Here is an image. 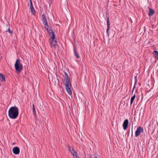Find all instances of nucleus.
I'll use <instances>...</instances> for the list:
<instances>
[{
  "label": "nucleus",
  "mask_w": 158,
  "mask_h": 158,
  "mask_svg": "<svg viewBox=\"0 0 158 158\" xmlns=\"http://www.w3.org/2000/svg\"><path fill=\"white\" fill-rule=\"evenodd\" d=\"M19 114L18 108L15 106L11 107L8 111V116L11 119H15L17 118Z\"/></svg>",
  "instance_id": "obj_1"
},
{
  "label": "nucleus",
  "mask_w": 158,
  "mask_h": 158,
  "mask_svg": "<svg viewBox=\"0 0 158 158\" xmlns=\"http://www.w3.org/2000/svg\"><path fill=\"white\" fill-rule=\"evenodd\" d=\"M65 83L66 89L68 94L71 95L72 94V92L71 89V85L70 82V78L65 79Z\"/></svg>",
  "instance_id": "obj_2"
},
{
  "label": "nucleus",
  "mask_w": 158,
  "mask_h": 158,
  "mask_svg": "<svg viewBox=\"0 0 158 158\" xmlns=\"http://www.w3.org/2000/svg\"><path fill=\"white\" fill-rule=\"evenodd\" d=\"M20 61L21 60L19 59H17L15 64V69L18 73L21 72L23 68V64Z\"/></svg>",
  "instance_id": "obj_3"
},
{
  "label": "nucleus",
  "mask_w": 158,
  "mask_h": 158,
  "mask_svg": "<svg viewBox=\"0 0 158 158\" xmlns=\"http://www.w3.org/2000/svg\"><path fill=\"white\" fill-rule=\"evenodd\" d=\"M143 129L142 127L139 126L137 127V129L135 132V135L136 137L139 136L141 132H143Z\"/></svg>",
  "instance_id": "obj_4"
},
{
  "label": "nucleus",
  "mask_w": 158,
  "mask_h": 158,
  "mask_svg": "<svg viewBox=\"0 0 158 158\" xmlns=\"http://www.w3.org/2000/svg\"><path fill=\"white\" fill-rule=\"evenodd\" d=\"M55 39H52L50 38L49 42L50 43V46L51 47H56L57 46V44L56 40Z\"/></svg>",
  "instance_id": "obj_5"
},
{
  "label": "nucleus",
  "mask_w": 158,
  "mask_h": 158,
  "mask_svg": "<svg viewBox=\"0 0 158 158\" xmlns=\"http://www.w3.org/2000/svg\"><path fill=\"white\" fill-rule=\"evenodd\" d=\"M47 32L49 35L50 36V38L52 39H55V35L52 30L50 29L47 31Z\"/></svg>",
  "instance_id": "obj_6"
},
{
  "label": "nucleus",
  "mask_w": 158,
  "mask_h": 158,
  "mask_svg": "<svg viewBox=\"0 0 158 158\" xmlns=\"http://www.w3.org/2000/svg\"><path fill=\"white\" fill-rule=\"evenodd\" d=\"M12 151L14 154L18 155L19 153L20 149L18 147H15L13 148Z\"/></svg>",
  "instance_id": "obj_7"
},
{
  "label": "nucleus",
  "mask_w": 158,
  "mask_h": 158,
  "mask_svg": "<svg viewBox=\"0 0 158 158\" xmlns=\"http://www.w3.org/2000/svg\"><path fill=\"white\" fill-rule=\"evenodd\" d=\"M129 124L128 120L127 119H125L123 122V126L124 130L127 129L128 127Z\"/></svg>",
  "instance_id": "obj_8"
},
{
  "label": "nucleus",
  "mask_w": 158,
  "mask_h": 158,
  "mask_svg": "<svg viewBox=\"0 0 158 158\" xmlns=\"http://www.w3.org/2000/svg\"><path fill=\"white\" fill-rule=\"evenodd\" d=\"M107 28L106 29V33L108 34V35H109V31L110 28V23L109 21V16H107Z\"/></svg>",
  "instance_id": "obj_9"
},
{
  "label": "nucleus",
  "mask_w": 158,
  "mask_h": 158,
  "mask_svg": "<svg viewBox=\"0 0 158 158\" xmlns=\"http://www.w3.org/2000/svg\"><path fill=\"white\" fill-rule=\"evenodd\" d=\"M30 8L31 13L33 14L34 15L35 13V9L33 6L31 0H30Z\"/></svg>",
  "instance_id": "obj_10"
},
{
  "label": "nucleus",
  "mask_w": 158,
  "mask_h": 158,
  "mask_svg": "<svg viewBox=\"0 0 158 158\" xmlns=\"http://www.w3.org/2000/svg\"><path fill=\"white\" fill-rule=\"evenodd\" d=\"M42 20L43 22V24L44 25H47L48 23L46 19V17L45 15L44 14L42 15Z\"/></svg>",
  "instance_id": "obj_11"
},
{
  "label": "nucleus",
  "mask_w": 158,
  "mask_h": 158,
  "mask_svg": "<svg viewBox=\"0 0 158 158\" xmlns=\"http://www.w3.org/2000/svg\"><path fill=\"white\" fill-rule=\"evenodd\" d=\"M74 54L75 56L77 58H79L80 57L79 56L78 53V52L77 50V49L76 47H74Z\"/></svg>",
  "instance_id": "obj_12"
},
{
  "label": "nucleus",
  "mask_w": 158,
  "mask_h": 158,
  "mask_svg": "<svg viewBox=\"0 0 158 158\" xmlns=\"http://www.w3.org/2000/svg\"><path fill=\"white\" fill-rule=\"evenodd\" d=\"M154 14V11L153 10L149 8V12L148 13V15L149 16L152 15Z\"/></svg>",
  "instance_id": "obj_13"
},
{
  "label": "nucleus",
  "mask_w": 158,
  "mask_h": 158,
  "mask_svg": "<svg viewBox=\"0 0 158 158\" xmlns=\"http://www.w3.org/2000/svg\"><path fill=\"white\" fill-rule=\"evenodd\" d=\"M0 80L2 82L5 81V77L2 73H0Z\"/></svg>",
  "instance_id": "obj_14"
},
{
  "label": "nucleus",
  "mask_w": 158,
  "mask_h": 158,
  "mask_svg": "<svg viewBox=\"0 0 158 158\" xmlns=\"http://www.w3.org/2000/svg\"><path fill=\"white\" fill-rule=\"evenodd\" d=\"M136 95L135 94H134V95L131 97V102H130V104L131 105L133 103V101L135 98Z\"/></svg>",
  "instance_id": "obj_15"
},
{
  "label": "nucleus",
  "mask_w": 158,
  "mask_h": 158,
  "mask_svg": "<svg viewBox=\"0 0 158 158\" xmlns=\"http://www.w3.org/2000/svg\"><path fill=\"white\" fill-rule=\"evenodd\" d=\"M32 110H33V113L34 115L35 116H36V111L35 110V108L34 106V104H33L32 105Z\"/></svg>",
  "instance_id": "obj_16"
},
{
  "label": "nucleus",
  "mask_w": 158,
  "mask_h": 158,
  "mask_svg": "<svg viewBox=\"0 0 158 158\" xmlns=\"http://www.w3.org/2000/svg\"><path fill=\"white\" fill-rule=\"evenodd\" d=\"M68 148L69 152H71L74 151L73 148V147H71L69 145H68L67 146Z\"/></svg>",
  "instance_id": "obj_17"
},
{
  "label": "nucleus",
  "mask_w": 158,
  "mask_h": 158,
  "mask_svg": "<svg viewBox=\"0 0 158 158\" xmlns=\"http://www.w3.org/2000/svg\"><path fill=\"white\" fill-rule=\"evenodd\" d=\"M153 53L155 55L156 57L158 59V52L156 51H154Z\"/></svg>",
  "instance_id": "obj_18"
},
{
  "label": "nucleus",
  "mask_w": 158,
  "mask_h": 158,
  "mask_svg": "<svg viewBox=\"0 0 158 158\" xmlns=\"http://www.w3.org/2000/svg\"><path fill=\"white\" fill-rule=\"evenodd\" d=\"M45 26V28L46 29L47 31H48L50 29V27L48 25V24H47V25H44Z\"/></svg>",
  "instance_id": "obj_19"
},
{
  "label": "nucleus",
  "mask_w": 158,
  "mask_h": 158,
  "mask_svg": "<svg viewBox=\"0 0 158 158\" xmlns=\"http://www.w3.org/2000/svg\"><path fill=\"white\" fill-rule=\"evenodd\" d=\"M71 153L73 154L74 156H75V155H77V152L74 150L73 151L71 152Z\"/></svg>",
  "instance_id": "obj_20"
},
{
  "label": "nucleus",
  "mask_w": 158,
  "mask_h": 158,
  "mask_svg": "<svg viewBox=\"0 0 158 158\" xmlns=\"http://www.w3.org/2000/svg\"><path fill=\"white\" fill-rule=\"evenodd\" d=\"M65 76V79H66V78H69V77L68 74L64 72V73Z\"/></svg>",
  "instance_id": "obj_21"
},
{
  "label": "nucleus",
  "mask_w": 158,
  "mask_h": 158,
  "mask_svg": "<svg viewBox=\"0 0 158 158\" xmlns=\"http://www.w3.org/2000/svg\"><path fill=\"white\" fill-rule=\"evenodd\" d=\"M8 32L10 34H11L12 33V31H11L10 28H9L7 31L6 32Z\"/></svg>",
  "instance_id": "obj_22"
},
{
  "label": "nucleus",
  "mask_w": 158,
  "mask_h": 158,
  "mask_svg": "<svg viewBox=\"0 0 158 158\" xmlns=\"http://www.w3.org/2000/svg\"><path fill=\"white\" fill-rule=\"evenodd\" d=\"M74 158H80L78 156H77V154L75 155V156H74Z\"/></svg>",
  "instance_id": "obj_23"
},
{
  "label": "nucleus",
  "mask_w": 158,
  "mask_h": 158,
  "mask_svg": "<svg viewBox=\"0 0 158 158\" xmlns=\"http://www.w3.org/2000/svg\"><path fill=\"white\" fill-rule=\"evenodd\" d=\"M143 30H144V32H145L146 30V28L145 26H144L143 27Z\"/></svg>",
  "instance_id": "obj_24"
},
{
  "label": "nucleus",
  "mask_w": 158,
  "mask_h": 158,
  "mask_svg": "<svg viewBox=\"0 0 158 158\" xmlns=\"http://www.w3.org/2000/svg\"><path fill=\"white\" fill-rule=\"evenodd\" d=\"M136 81H135V85L136 84ZM134 86H135V85ZM134 87H135V86H134Z\"/></svg>",
  "instance_id": "obj_25"
},
{
  "label": "nucleus",
  "mask_w": 158,
  "mask_h": 158,
  "mask_svg": "<svg viewBox=\"0 0 158 158\" xmlns=\"http://www.w3.org/2000/svg\"><path fill=\"white\" fill-rule=\"evenodd\" d=\"M57 80H58V82H59V80H58V79L57 78Z\"/></svg>",
  "instance_id": "obj_26"
},
{
  "label": "nucleus",
  "mask_w": 158,
  "mask_h": 158,
  "mask_svg": "<svg viewBox=\"0 0 158 158\" xmlns=\"http://www.w3.org/2000/svg\"><path fill=\"white\" fill-rule=\"evenodd\" d=\"M97 158V157H95V158Z\"/></svg>",
  "instance_id": "obj_27"
},
{
  "label": "nucleus",
  "mask_w": 158,
  "mask_h": 158,
  "mask_svg": "<svg viewBox=\"0 0 158 158\" xmlns=\"http://www.w3.org/2000/svg\"><path fill=\"white\" fill-rule=\"evenodd\" d=\"M133 90H132V93H133Z\"/></svg>",
  "instance_id": "obj_28"
}]
</instances>
